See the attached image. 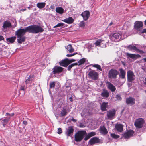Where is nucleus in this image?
Returning <instances> with one entry per match:
<instances>
[{
    "label": "nucleus",
    "instance_id": "f257e3e1",
    "mask_svg": "<svg viewBox=\"0 0 146 146\" xmlns=\"http://www.w3.org/2000/svg\"><path fill=\"white\" fill-rule=\"evenodd\" d=\"M44 30V29L40 26L35 25L27 27L25 29H19L15 31V34L17 38H19L23 36L26 32L36 34L39 32H42Z\"/></svg>",
    "mask_w": 146,
    "mask_h": 146
},
{
    "label": "nucleus",
    "instance_id": "f03ea898",
    "mask_svg": "<svg viewBox=\"0 0 146 146\" xmlns=\"http://www.w3.org/2000/svg\"><path fill=\"white\" fill-rule=\"evenodd\" d=\"M96 135V133L91 132L87 134L85 131H78L75 135V140L76 142H80L82 140L84 136H86L84 139L85 141H86L92 136Z\"/></svg>",
    "mask_w": 146,
    "mask_h": 146
},
{
    "label": "nucleus",
    "instance_id": "7ed1b4c3",
    "mask_svg": "<svg viewBox=\"0 0 146 146\" xmlns=\"http://www.w3.org/2000/svg\"><path fill=\"white\" fill-rule=\"evenodd\" d=\"M119 74V72L117 70L112 69L110 70L108 73V77L109 79H115Z\"/></svg>",
    "mask_w": 146,
    "mask_h": 146
},
{
    "label": "nucleus",
    "instance_id": "20e7f679",
    "mask_svg": "<svg viewBox=\"0 0 146 146\" xmlns=\"http://www.w3.org/2000/svg\"><path fill=\"white\" fill-rule=\"evenodd\" d=\"M88 77L94 80H96L98 78V74L95 70L90 71L88 74Z\"/></svg>",
    "mask_w": 146,
    "mask_h": 146
},
{
    "label": "nucleus",
    "instance_id": "39448f33",
    "mask_svg": "<svg viewBox=\"0 0 146 146\" xmlns=\"http://www.w3.org/2000/svg\"><path fill=\"white\" fill-rule=\"evenodd\" d=\"M116 112V111L114 109L108 111H107V116L108 119L110 120L113 119L115 116Z\"/></svg>",
    "mask_w": 146,
    "mask_h": 146
},
{
    "label": "nucleus",
    "instance_id": "423d86ee",
    "mask_svg": "<svg viewBox=\"0 0 146 146\" xmlns=\"http://www.w3.org/2000/svg\"><path fill=\"white\" fill-rule=\"evenodd\" d=\"M63 69L64 68L60 66H56L52 70V73L54 74H59L63 71Z\"/></svg>",
    "mask_w": 146,
    "mask_h": 146
},
{
    "label": "nucleus",
    "instance_id": "0eeeda50",
    "mask_svg": "<svg viewBox=\"0 0 146 146\" xmlns=\"http://www.w3.org/2000/svg\"><path fill=\"white\" fill-rule=\"evenodd\" d=\"M70 110L68 107H64L62 108L60 115L61 117H64L66 116V115L69 112Z\"/></svg>",
    "mask_w": 146,
    "mask_h": 146
},
{
    "label": "nucleus",
    "instance_id": "6e6552de",
    "mask_svg": "<svg viewBox=\"0 0 146 146\" xmlns=\"http://www.w3.org/2000/svg\"><path fill=\"white\" fill-rule=\"evenodd\" d=\"M100 139L96 137L91 138L89 141V144L90 145H93L95 144L99 143Z\"/></svg>",
    "mask_w": 146,
    "mask_h": 146
},
{
    "label": "nucleus",
    "instance_id": "1a4fd4ad",
    "mask_svg": "<svg viewBox=\"0 0 146 146\" xmlns=\"http://www.w3.org/2000/svg\"><path fill=\"white\" fill-rule=\"evenodd\" d=\"M127 80L129 82H132L135 79V76L133 72L131 71H129L127 72Z\"/></svg>",
    "mask_w": 146,
    "mask_h": 146
},
{
    "label": "nucleus",
    "instance_id": "9d476101",
    "mask_svg": "<svg viewBox=\"0 0 146 146\" xmlns=\"http://www.w3.org/2000/svg\"><path fill=\"white\" fill-rule=\"evenodd\" d=\"M145 123L144 119L142 118H139L137 119V129L142 128ZM138 130L137 129V131Z\"/></svg>",
    "mask_w": 146,
    "mask_h": 146
},
{
    "label": "nucleus",
    "instance_id": "9b49d317",
    "mask_svg": "<svg viewBox=\"0 0 146 146\" xmlns=\"http://www.w3.org/2000/svg\"><path fill=\"white\" fill-rule=\"evenodd\" d=\"M81 15L83 17L85 21L87 20L89 18L90 15V13L89 11H86L82 12Z\"/></svg>",
    "mask_w": 146,
    "mask_h": 146
},
{
    "label": "nucleus",
    "instance_id": "f8f14e48",
    "mask_svg": "<svg viewBox=\"0 0 146 146\" xmlns=\"http://www.w3.org/2000/svg\"><path fill=\"white\" fill-rule=\"evenodd\" d=\"M106 84L108 88L112 92H114L115 91L116 89L115 87L111 82H107Z\"/></svg>",
    "mask_w": 146,
    "mask_h": 146
},
{
    "label": "nucleus",
    "instance_id": "ddd939ff",
    "mask_svg": "<svg viewBox=\"0 0 146 146\" xmlns=\"http://www.w3.org/2000/svg\"><path fill=\"white\" fill-rule=\"evenodd\" d=\"M59 63L60 66L66 67L69 64L68 61V58H66L62 60L59 62Z\"/></svg>",
    "mask_w": 146,
    "mask_h": 146
},
{
    "label": "nucleus",
    "instance_id": "4468645a",
    "mask_svg": "<svg viewBox=\"0 0 146 146\" xmlns=\"http://www.w3.org/2000/svg\"><path fill=\"white\" fill-rule=\"evenodd\" d=\"M101 95L104 98H107L110 96V93L106 89H103L102 92L101 94Z\"/></svg>",
    "mask_w": 146,
    "mask_h": 146
},
{
    "label": "nucleus",
    "instance_id": "2eb2a0df",
    "mask_svg": "<svg viewBox=\"0 0 146 146\" xmlns=\"http://www.w3.org/2000/svg\"><path fill=\"white\" fill-rule=\"evenodd\" d=\"M126 102L127 104L133 105L135 104V99L132 97H129L126 98Z\"/></svg>",
    "mask_w": 146,
    "mask_h": 146
},
{
    "label": "nucleus",
    "instance_id": "dca6fc26",
    "mask_svg": "<svg viewBox=\"0 0 146 146\" xmlns=\"http://www.w3.org/2000/svg\"><path fill=\"white\" fill-rule=\"evenodd\" d=\"M134 133V131L133 130H129L124 133L123 136L125 138H129L133 135Z\"/></svg>",
    "mask_w": 146,
    "mask_h": 146
},
{
    "label": "nucleus",
    "instance_id": "f3484780",
    "mask_svg": "<svg viewBox=\"0 0 146 146\" xmlns=\"http://www.w3.org/2000/svg\"><path fill=\"white\" fill-rule=\"evenodd\" d=\"M108 108V103L105 102H102L100 106L101 110L102 111H107V108Z\"/></svg>",
    "mask_w": 146,
    "mask_h": 146
},
{
    "label": "nucleus",
    "instance_id": "a211bd4d",
    "mask_svg": "<svg viewBox=\"0 0 146 146\" xmlns=\"http://www.w3.org/2000/svg\"><path fill=\"white\" fill-rule=\"evenodd\" d=\"M74 131V129L72 126H70L68 127L66 132V134L68 136H70L72 135Z\"/></svg>",
    "mask_w": 146,
    "mask_h": 146
},
{
    "label": "nucleus",
    "instance_id": "6ab92c4d",
    "mask_svg": "<svg viewBox=\"0 0 146 146\" xmlns=\"http://www.w3.org/2000/svg\"><path fill=\"white\" fill-rule=\"evenodd\" d=\"M125 48L131 51H137V48L136 46V45H135L133 44L129 45L125 47Z\"/></svg>",
    "mask_w": 146,
    "mask_h": 146
},
{
    "label": "nucleus",
    "instance_id": "aec40b11",
    "mask_svg": "<svg viewBox=\"0 0 146 146\" xmlns=\"http://www.w3.org/2000/svg\"><path fill=\"white\" fill-rule=\"evenodd\" d=\"M11 26V23L8 21H5L3 22V27L4 29H7V28Z\"/></svg>",
    "mask_w": 146,
    "mask_h": 146
},
{
    "label": "nucleus",
    "instance_id": "412c9836",
    "mask_svg": "<svg viewBox=\"0 0 146 146\" xmlns=\"http://www.w3.org/2000/svg\"><path fill=\"white\" fill-rule=\"evenodd\" d=\"M123 125L117 123L115 126V128L117 131L119 132H121L123 131Z\"/></svg>",
    "mask_w": 146,
    "mask_h": 146
},
{
    "label": "nucleus",
    "instance_id": "4be33fe9",
    "mask_svg": "<svg viewBox=\"0 0 146 146\" xmlns=\"http://www.w3.org/2000/svg\"><path fill=\"white\" fill-rule=\"evenodd\" d=\"M62 21L66 23L70 24L74 22V20L72 17H69Z\"/></svg>",
    "mask_w": 146,
    "mask_h": 146
},
{
    "label": "nucleus",
    "instance_id": "5701e85b",
    "mask_svg": "<svg viewBox=\"0 0 146 146\" xmlns=\"http://www.w3.org/2000/svg\"><path fill=\"white\" fill-rule=\"evenodd\" d=\"M120 73L119 76L121 79H124L125 78V75L126 72L125 70L122 68L120 69Z\"/></svg>",
    "mask_w": 146,
    "mask_h": 146
},
{
    "label": "nucleus",
    "instance_id": "b1692460",
    "mask_svg": "<svg viewBox=\"0 0 146 146\" xmlns=\"http://www.w3.org/2000/svg\"><path fill=\"white\" fill-rule=\"evenodd\" d=\"M18 38L17 41L18 43L21 44L25 41V36H21Z\"/></svg>",
    "mask_w": 146,
    "mask_h": 146
},
{
    "label": "nucleus",
    "instance_id": "393cba45",
    "mask_svg": "<svg viewBox=\"0 0 146 146\" xmlns=\"http://www.w3.org/2000/svg\"><path fill=\"white\" fill-rule=\"evenodd\" d=\"M100 131L101 133L104 134H106L108 133L107 129L104 126L100 127Z\"/></svg>",
    "mask_w": 146,
    "mask_h": 146
},
{
    "label": "nucleus",
    "instance_id": "a878e982",
    "mask_svg": "<svg viewBox=\"0 0 146 146\" xmlns=\"http://www.w3.org/2000/svg\"><path fill=\"white\" fill-rule=\"evenodd\" d=\"M45 2H39L37 4V7L39 9H42L44 8L46 5Z\"/></svg>",
    "mask_w": 146,
    "mask_h": 146
},
{
    "label": "nucleus",
    "instance_id": "bb28decb",
    "mask_svg": "<svg viewBox=\"0 0 146 146\" xmlns=\"http://www.w3.org/2000/svg\"><path fill=\"white\" fill-rule=\"evenodd\" d=\"M33 75H30L28 78L26 79L25 80V82L26 84L30 83L32 82L33 80Z\"/></svg>",
    "mask_w": 146,
    "mask_h": 146
},
{
    "label": "nucleus",
    "instance_id": "cd10ccee",
    "mask_svg": "<svg viewBox=\"0 0 146 146\" xmlns=\"http://www.w3.org/2000/svg\"><path fill=\"white\" fill-rule=\"evenodd\" d=\"M16 36L11 37L9 38H8L6 39V40L8 42L10 43H13L16 40Z\"/></svg>",
    "mask_w": 146,
    "mask_h": 146
},
{
    "label": "nucleus",
    "instance_id": "c85d7f7f",
    "mask_svg": "<svg viewBox=\"0 0 146 146\" xmlns=\"http://www.w3.org/2000/svg\"><path fill=\"white\" fill-rule=\"evenodd\" d=\"M56 12L61 14L64 12V9L61 7H58L56 8Z\"/></svg>",
    "mask_w": 146,
    "mask_h": 146
},
{
    "label": "nucleus",
    "instance_id": "c756f323",
    "mask_svg": "<svg viewBox=\"0 0 146 146\" xmlns=\"http://www.w3.org/2000/svg\"><path fill=\"white\" fill-rule=\"evenodd\" d=\"M67 49L68 50L70 53H72L74 51V49L73 48L71 44L68 45L67 47Z\"/></svg>",
    "mask_w": 146,
    "mask_h": 146
},
{
    "label": "nucleus",
    "instance_id": "7c9ffc66",
    "mask_svg": "<svg viewBox=\"0 0 146 146\" xmlns=\"http://www.w3.org/2000/svg\"><path fill=\"white\" fill-rule=\"evenodd\" d=\"M121 36V35L118 33H115L112 35L113 37L116 39H119Z\"/></svg>",
    "mask_w": 146,
    "mask_h": 146
},
{
    "label": "nucleus",
    "instance_id": "2f4dec72",
    "mask_svg": "<svg viewBox=\"0 0 146 146\" xmlns=\"http://www.w3.org/2000/svg\"><path fill=\"white\" fill-rule=\"evenodd\" d=\"M126 56L128 57L132 58H134L137 56V55L134 54H131L129 53H126Z\"/></svg>",
    "mask_w": 146,
    "mask_h": 146
},
{
    "label": "nucleus",
    "instance_id": "473e14b6",
    "mask_svg": "<svg viewBox=\"0 0 146 146\" xmlns=\"http://www.w3.org/2000/svg\"><path fill=\"white\" fill-rule=\"evenodd\" d=\"M86 61V58H83L82 59H80L78 61V66H80L82 64L84 63Z\"/></svg>",
    "mask_w": 146,
    "mask_h": 146
},
{
    "label": "nucleus",
    "instance_id": "72a5a7b5",
    "mask_svg": "<svg viewBox=\"0 0 146 146\" xmlns=\"http://www.w3.org/2000/svg\"><path fill=\"white\" fill-rule=\"evenodd\" d=\"M78 65V64L77 63H75L72 64L68 66L67 67V69L68 70H70L72 67L75 66H77Z\"/></svg>",
    "mask_w": 146,
    "mask_h": 146
},
{
    "label": "nucleus",
    "instance_id": "f704fd0d",
    "mask_svg": "<svg viewBox=\"0 0 146 146\" xmlns=\"http://www.w3.org/2000/svg\"><path fill=\"white\" fill-rule=\"evenodd\" d=\"M103 40L101 39H98L95 42V44L96 46H99Z\"/></svg>",
    "mask_w": 146,
    "mask_h": 146
},
{
    "label": "nucleus",
    "instance_id": "c9c22d12",
    "mask_svg": "<svg viewBox=\"0 0 146 146\" xmlns=\"http://www.w3.org/2000/svg\"><path fill=\"white\" fill-rule=\"evenodd\" d=\"M55 86V83L54 82H51L50 84V89L54 88Z\"/></svg>",
    "mask_w": 146,
    "mask_h": 146
},
{
    "label": "nucleus",
    "instance_id": "e433bc0d",
    "mask_svg": "<svg viewBox=\"0 0 146 146\" xmlns=\"http://www.w3.org/2000/svg\"><path fill=\"white\" fill-rule=\"evenodd\" d=\"M111 136L112 138L114 139H117L119 137V135H116L115 133H111Z\"/></svg>",
    "mask_w": 146,
    "mask_h": 146
},
{
    "label": "nucleus",
    "instance_id": "4c0bfd02",
    "mask_svg": "<svg viewBox=\"0 0 146 146\" xmlns=\"http://www.w3.org/2000/svg\"><path fill=\"white\" fill-rule=\"evenodd\" d=\"M143 26V22L141 21H137V29L142 27Z\"/></svg>",
    "mask_w": 146,
    "mask_h": 146
},
{
    "label": "nucleus",
    "instance_id": "58836bf2",
    "mask_svg": "<svg viewBox=\"0 0 146 146\" xmlns=\"http://www.w3.org/2000/svg\"><path fill=\"white\" fill-rule=\"evenodd\" d=\"M92 66L93 67H96L100 71H102V69L101 68V66L100 65H98V64H94L93 65H92Z\"/></svg>",
    "mask_w": 146,
    "mask_h": 146
},
{
    "label": "nucleus",
    "instance_id": "ea45409f",
    "mask_svg": "<svg viewBox=\"0 0 146 146\" xmlns=\"http://www.w3.org/2000/svg\"><path fill=\"white\" fill-rule=\"evenodd\" d=\"M10 119V117H6L3 120V123L7 124Z\"/></svg>",
    "mask_w": 146,
    "mask_h": 146
},
{
    "label": "nucleus",
    "instance_id": "a19ab883",
    "mask_svg": "<svg viewBox=\"0 0 146 146\" xmlns=\"http://www.w3.org/2000/svg\"><path fill=\"white\" fill-rule=\"evenodd\" d=\"M14 115V113H13L11 114H10L9 113H6L5 116H8V117H12Z\"/></svg>",
    "mask_w": 146,
    "mask_h": 146
},
{
    "label": "nucleus",
    "instance_id": "79ce46f5",
    "mask_svg": "<svg viewBox=\"0 0 146 146\" xmlns=\"http://www.w3.org/2000/svg\"><path fill=\"white\" fill-rule=\"evenodd\" d=\"M79 26L80 27H84L85 26V23L83 21H81L80 22Z\"/></svg>",
    "mask_w": 146,
    "mask_h": 146
},
{
    "label": "nucleus",
    "instance_id": "37998d69",
    "mask_svg": "<svg viewBox=\"0 0 146 146\" xmlns=\"http://www.w3.org/2000/svg\"><path fill=\"white\" fill-rule=\"evenodd\" d=\"M64 25V24L63 23H58L54 27V28L56 27H60L61 26H63Z\"/></svg>",
    "mask_w": 146,
    "mask_h": 146
},
{
    "label": "nucleus",
    "instance_id": "c03bdc74",
    "mask_svg": "<svg viewBox=\"0 0 146 146\" xmlns=\"http://www.w3.org/2000/svg\"><path fill=\"white\" fill-rule=\"evenodd\" d=\"M115 97L117 100H120L122 99L120 96L118 94L116 95Z\"/></svg>",
    "mask_w": 146,
    "mask_h": 146
},
{
    "label": "nucleus",
    "instance_id": "a18cd8bd",
    "mask_svg": "<svg viewBox=\"0 0 146 146\" xmlns=\"http://www.w3.org/2000/svg\"><path fill=\"white\" fill-rule=\"evenodd\" d=\"M62 129L61 128H60L58 129L57 132L58 134H60L62 133Z\"/></svg>",
    "mask_w": 146,
    "mask_h": 146
},
{
    "label": "nucleus",
    "instance_id": "49530a36",
    "mask_svg": "<svg viewBox=\"0 0 146 146\" xmlns=\"http://www.w3.org/2000/svg\"><path fill=\"white\" fill-rule=\"evenodd\" d=\"M76 61V60L74 59H71V60H69L68 58V63H69V64L71 63L72 62H74V61Z\"/></svg>",
    "mask_w": 146,
    "mask_h": 146
},
{
    "label": "nucleus",
    "instance_id": "de8ad7c7",
    "mask_svg": "<svg viewBox=\"0 0 146 146\" xmlns=\"http://www.w3.org/2000/svg\"><path fill=\"white\" fill-rule=\"evenodd\" d=\"M20 90H25V86H21L20 88Z\"/></svg>",
    "mask_w": 146,
    "mask_h": 146
},
{
    "label": "nucleus",
    "instance_id": "09e8293b",
    "mask_svg": "<svg viewBox=\"0 0 146 146\" xmlns=\"http://www.w3.org/2000/svg\"><path fill=\"white\" fill-rule=\"evenodd\" d=\"M134 28L136 30L137 29V21H136L134 25Z\"/></svg>",
    "mask_w": 146,
    "mask_h": 146
},
{
    "label": "nucleus",
    "instance_id": "8fccbe9b",
    "mask_svg": "<svg viewBox=\"0 0 146 146\" xmlns=\"http://www.w3.org/2000/svg\"><path fill=\"white\" fill-rule=\"evenodd\" d=\"M4 38L1 35H0V41L4 40Z\"/></svg>",
    "mask_w": 146,
    "mask_h": 146
},
{
    "label": "nucleus",
    "instance_id": "3c124183",
    "mask_svg": "<svg viewBox=\"0 0 146 146\" xmlns=\"http://www.w3.org/2000/svg\"><path fill=\"white\" fill-rule=\"evenodd\" d=\"M141 33H146V29H144Z\"/></svg>",
    "mask_w": 146,
    "mask_h": 146
},
{
    "label": "nucleus",
    "instance_id": "603ef678",
    "mask_svg": "<svg viewBox=\"0 0 146 146\" xmlns=\"http://www.w3.org/2000/svg\"><path fill=\"white\" fill-rule=\"evenodd\" d=\"M71 120L72 121L74 122H75L76 121V120L74 119L73 117L72 118Z\"/></svg>",
    "mask_w": 146,
    "mask_h": 146
},
{
    "label": "nucleus",
    "instance_id": "864d4df0",
    "mask_svg": "<svg viewBox=\"0 0 146 146\" xmlns=\"http://www.w3.org/2000/svg\"><path fill=\"white\" fill-rule=\"evenodd\" d=\"M73 56V54H67L66 55V56L68 57H70Z\"/></svg>",
    "mask_w": 146,
    "mask_h": 146
},
{
    "label": "nucleus",
    "instance_id": "5fc2aeb1",
    "mask_svg": "<svg viewBox=\"0 0 146 146\" xmlns=\"http://www.w3.org/2000/svg\"><path fill=\"white\" fill-rule=\"evenodd\" d=\"M23 123L25 125H26L27 124V121H23Z\"/></svg>",
    "mask_w": 146,
    "mask_h": 146
},
{
    "label": "nucleus",
    "instance_id": "6e6d98bb",
    "mask_svg": "<svg viewBox=\"0 0 146 146\" xmlns=\"http://www.w3.org/2000/svg\"><path fill=\"white\" fill-rule=\"evenodd\" d=\"M134 125L137 128V120H136L135 122Z\"/></svg>",
    "mask_w": 146,
    "mask_h": 146
},
{
    "label": "nucleus",
    "instance_id": "4d7b16f0",
    "mask_svg": "<svg viewBox=\"0 0 146 146\" xmlns=\"http://www.w3.org/2000/svg\"><path fill=\"white\" fill-rule=\"evenodd\" d=\"M69 99L70 100V102H72L73 101L72 98V97H70L69 98Z\"/></svg>",
    "mask_w": 146,
    "mask_h": 146
},
{
    "label": "nucleus",
    "instance_id": "13d9d810",
    "mask_svg": "<svg viewBox=\"0 0 146 146\" xmlns=\"http://www.w3.org/2000/svg\"><path fill=\"white\" fill-rule=\"evenodd\" d=\"M79 126L81 127H83V126H84V125H83L82 124H80Z\"/></svg>",
    "mask_w": 146,
    "mask_h": 146
},
{
    "label": "nucleus",
    "instance_id": "bf43d9fd",
    "mask_svg": "<svg viewBox=\"0 0 146 146\" xmlns=\"http://www.w3.org/2000/svg\"><path fill=\"white\" fill-rule=\"evenodd\" d=\"M6 124H7L6 123H5L3 122V126H4V127H5V125H6Z\"/></svg>",
    "mask_w": 146,
    "mask_h": 146
},
{
    "label": "nucleus",
    "instance_id": "052dcab7",
    "mask_svg": "<svg viewBox=\"0 0 146 146\" xmlns=\"http://www.w3.org/2000/svg\"><path fill=\"white\" fill-rule=\"evenodd\" d=\"M26 10V9H22L21 10V11H25Z\"/></svg>",
    "mask_w": 146,
    "mask_h": 146
},
{
    "label": "nucleus",
    "instance_id": "680f3d73",
    "mask_svg": "<svg viewBox=\"0 0 146 146\" xmlns=\"http://www.w3.org/2000/svg\"><path fill=\"white\" fill-rule=\"evenodd\" d=\"M143 60L145 62H146V58H143Z\"/></svg>",
    "mask_w": 146,
    "mask_h": 146
},
{
    "label": "nucleus",
    "instance_id": "e2e57ef3",
    "mask_svg": "<svg viewBox=\"0 0 146 146\" xmlns=\"http://www.w3.org/2000/svg\"><path fill=\"white\" fill-rule=\"evenodd\" d=\"M77 54V53L76 52L74 53H73L72 54H73V56H74V55L75 54Z\"/></svg>",
    "mask_w": 146,
    "mask_h": 146
},
{
    "label": "nucleus",
    "instance_id": "0e129e2a",
    "mask_svg": "<svg viewBox=\"0 0 146 146\" xmlns=\"http://www.w3.org/2000/svg\"><path fill=\"white\" fill-rule=\"evenodd\" d=\"M113 24V23L112 22H111L110 24H109V26H111V25L112 24Z\"/></svg>",
    "mask_w": 146,
    "mask_h": 146
},
{
    "label": "nucleus",
    "instance_id": "69168bd1",
    "mask_svg": "<svg viewBox=\"0 0 146 146\" xmlns=\"http://www.w3.org/2000/svg\"><path fill=\"white\" fill-rule=\"evenodd\" d=\"M144 24L146 25V20H145L144 21Z\"/></svg>",
    "mask_w": 146,
    "mask_h": 146
},
{
    "label": "nucleus",
    "instance_id": "338daca9",
    "mask_svg": "<svg viewBox=\"0 0 146 146\" xmlns=\"http://www.w3.org/2000/svg\"><path fill=\"white\" fill-rule=\"evenodd\" d=\"M140 57V56L139 55L137 54V58Z\"/></svg>",
    "mask_w": 146,
    "mask_h": 146
},
{
    "label": "nucleus",
    "instance_id": "774afa93",
    "mask_svg": "<svg viewBox=\"0 0 146 146\" xmlns=\"http://www.w3.org/2000/svg\"><path fill=\"white\" fill-rule=\"evenodd\" d=\"M137 51H139V49H137Z\"/></svg>",
    "mask_w": 146,
    "mask_h": 146
}]
</instances>
